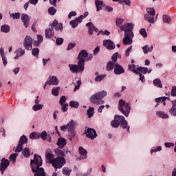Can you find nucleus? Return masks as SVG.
Segmentation results:
<instances>
[{"label": "nucleus", "mask_w": 176, "mask_h": 176, "mask_svg": "<svg viewBox=\"0 0 176 176\" xmlns=\"http://www.w3.org/2000/svg\"><path fill=\"white\" fill-rule=\"evenodd\" d=\"M34 173V176H46V175L45 174V170L43 169H40Z\"/></svg>", "instance_id": "nucleus-45"}, {"label": "nucleus", "mask_w": 176, "mask_h": 176, "mask_svg": "<svg viewBox=\"0 0 176 176\" xmlns=\"http://www.w3.org/2000/svg\"><path fill=\"white\" fill-rule=\"evenodd\" d=\"M27 142H28V139L27 138V136L25 135H22L20 138L19 144L15 149V153H20V152H21V151H23V145H24V144H27Z\"/></svg>", "instance_id": "nucleus-7"}, {"label": "nucleus", "mask_w": 176, "mask_h": 176, "mask_svg": "<svg viewBox=\"0 0 176 176\" xmlns=\"http://www.w3.org/2000/svg\"><path fill=\"white\" fill-rule=\"evenodd\" d=\"M124 73V69L119 65V63H116L115 64V67H114V74L115 75H120L121 74Z\"/></svg>", "instance_id": "nucleus-19"}, {"label": "nucleus", "mask_w": 176, "mask_h": 176, "mask_svg": "<svg viewBox=\"0 0 176 176\" xmlns=\"http://www.w3.org/2000/svg\"><path fill=\"white\" fill-rule=\"evenodd\" d=\"M118 64V63H115V62H112V61H109L107 64V71H112V69H113V68H115V65Z\"/></svg>", "instance_id": "nucleus-30"}, {"label": "nucleus", "mask_w": 176, "mask_h": 176, "mask_svg": "<svg viewBox=\"0 0 176 176\" xmlns=\"http://www.w3.org/2000/svg\"><path fill=\"white\" fill-rule=\"evenodd\" d=\"M19 156L18 153H12L10 155V160L12 163H16V159H17V157Z\"/></svg>", "instance_id": "nucleus-43"}, {"label": "nucleus", "mask_w": 176, "mask_h": 176, "mask_svg": "<svg viewBox=\"0 0 176 176\" xmlns=\"http://www.w3.org/2000/svg\"><path fill=\"white\" fill-rule=\"evenodd\" d=\"M43 107H44L43 104H41L38 103V104H34L32 106V109L34 111H41V109H43Z\"/></svg>", "instance_id": "nucleus-38"}, {"label": "nucleus", "mask_w": 176, "mask_h": 176, "mask_svg": "<svg viewBox=\"0 0 176 176\" xmlns=\"http://www.w3.org/2000/svg\"><path fill=\"white\" fill-rule=\"evenodd\" d=\"M46 159L50 163V164H52L53 160H54V155H53L52 153H46Z\"/></svg>", "instance_id": "nucleus-34"}, {"label": "nucleus", "mask_w": 176, "mask_h": 176, "mask_svg": "<svg viewBox=\"0 0 176 176\" xmlns=\"http://www.w3.org/2000/svg\"><path fill=\"white\" fill-rule=\"evenodd\" d=\"M69 68L73 74H78L85 71V65L78 62V65H69Z\"/></svg>", "instance_id": "nucleus-5"}, {"label": "nucleus", "mask_w": 176, "mask_h": 176, "mask_svg": "<svg viewBox=\"0 0 176 176\" xmlns=\"http://www.w3.org/2000/svg\"><path fill=\"white\" fill-rule=\"evenodd\" d=\"M140 35H142V36H143V38H146L148 36V34L146 33V30H145V29H141L140 30Z\"/></svg>", "instance_id": "nucleus-55"}, {"label": "nucleus", "mask_w": 176, "mask_h": 176, "mask_svg": "<svg viewBox=\"0 0 176 176\" xmlns=\"http://www.w3.org/2000/svg\"><path fill=\"white\" fill-rule=\"evenodd\" d=\"M118 56H119L118 52H116L115 54H113L111 57V60L113 63H116V61H118Z\"/></svg>", "instance_id": "nucleus-54"}, {"label": "nucleus", "mask_w": 176, "mask_h": 176, "mask_svg": "<svg viewBox=\"0 0 176 176\" xmlns=\"http://www.w3.org/2000/svg\"><path fill=\"white\" fill-rule=\"evenodd\" d=\"M103 46L109 49V50H113L116 47L115 43L111 40H104Z\"/></svg>", "instance_id": "nucleus-16"}, {"label": "nucleus", "mask_w": 176, "mask_h": 176, "mask_svg": "<svg viewBox=\"0 0 176 176\" xmlns=\"http://www.w3.org/2000/svg\"><path fill=\"white\" fill-rule=\"evenodd\" d=\"M52 28L56 30V31H63V23H58L57 20H54L51 24Z\"/></svg>", "instance_id": "nucleus-20"}, {"label": "nucleus", "mask_w": 176, "mask_h": 176, "mask_svg": "<svg viewBox=\"0 0 176 176\" xmlns=\"http://www.w3.org/2000/svg\"><path fill=\"white\" fill-rule=\"evenodd\" d=\"M57 145L59 148H64L65 145H67V140L64 139L63 138H60L58 140Z\"/></svg>", "instance_id": "nucleus-25"}, {"label": "nucleus", "mask_w": 176, "mask_h": 176, "mask_svg": "<svg viewBox=\"0 0 176 176\" xmlns=\"http://www.w3.org/2000/svg\"><path fill=\"white\" fill-rule=\"evenodd\" d=\"M55 154L56 155V156H59L60 157H65V154L64 153L63 150L60 148L55 149Z\"/></svg>", "instance_id": "nucleus-39"}, {"label": "nucleus", "mask_w": 176, "mask_h": 176, "mask_svg": "<svg viewBox=\"0 0 176 176\" xmlns=\"http://www.w3.org/2000/svg\"><path fill=\"white\" fill-rule=\"evenodd\" d=\"M142 50L144 54H148V53H151L153 50V45H144L142 47Z\"/></svg>", "instance_id": "nucleus-26"}, {"label": "nucleus", "mask_w": 176, "mask_h": 176, "mask_svg": "<svg viewBox=\"0 0 176 176\" xmlns=\"http://www.w3.org/2000/svg\"><path fill=\"white\" fill-rule=\"evenodd\" d=\"M169 113H170V115H172V116H176V109L171 107L169 109Z\"/></svg>", "instance_id": "nucleus-63"}, {"label": "nucleus", "mask_w": 176, "mask_h": 176, "mask_svg": "<svg viewBox=\"0 0 176 176\" xmlns=\"http://www.w3.org/2000/svg\"><path fill=\"white\" fill-rule=\"evenodd\" d=\"M22 151V155L24 156V157H30V155H31V153L30 152V148H25Z\"/></svg>", "instance_id": "nucleus-37"}, {"label": "nucleus", "mask_w": 176, "mask_h": 176, "mask_svg": "<svg viewBox=\"0 0 176 176\" xmlns=\"http://www.w3.org/2000/svg\"><path fill=\"white\" fill-rule=\"evenodd\" d=\"M127 120L123 116L116 115L114 120L111 122V126L114 129H118L119 126H121L122 129H126V131H130V126H127Z\"/></svg>", "instance_id": "nucleus-1"}, {"label": "nucleus", "mask_w": 176, "mask_h": 176, "mask_svg": "<svg viewBox=\"0 0 176 176\" xmlns=\"http://www.w3.org/2000/svg\"><path fill=\"white\" fill-rule=\"evenodd\" d=\"M172 97H176V86H173L171 89Z\"/></svg>", "instance_id": "nucleus-64"}, {"label": "nucleus", "mask_w": 176, "mask_h": 176, "mask_svg": "<svg viewBox=\"0 0 176 176\" xmlns=\"http://www.w3.org/2000/svg\"><path fill=\"white\" fill-rule=\"evenodd\" d=\"M14 54H16L14 59L19 60V58L21 57V56H24L25 54V50H23L21 47H19L16 49L14 52Z\"/></svg>", "instance_id": "nucleus-21"}, {"label": "nucleus", "mask_w": 176, "mask_h": 176, "mask_svg": "<svg viewBox=\"0 0 176 176\" xmlns=\"http://www.w3.org/2000/svg\"><path fill=\"white\" fill-rule=\"evenodd\" d=\"M59 91L60 87H54L52 88V94L53 96H55V97H57V96H58Z\"/></svg>", "instance_id": "nucleus-42"}, {"label": "nucleus", "mask_w": 176, "mask_h": 176, "mask_svg": "<svg viewBox=\"0 0 176 176\" xmlns=\"http://www.w3.org/2000/svg\"><path fill=\"white\" fill-rule=\"evenodd\" d=\"M129 69L131 72H133L134 74H136V75H138V67L135 66V65H129Z\"/></svg>", "instance_id": "nucleus-32"}, {"label": "nucleus", "mask_w": 176, "mask_h": 176, "mask_svg": "<svg viewBox=\"0 0 176 176\" xmlns=\"http://www.w3.org/2000/svg\"><path fill=\"white\" fill-rule=\"evenodd\" d=\"M53 35H54V30L53 28H51L45 30V38L50 39Z\"/></svg>", "instance_id": "nucleus-24"}, {"label": "nucleus", "mask_w": 176, "mask_h": 176, "mask_svg": "<svg viewBox=\"0 0 176 176\" xmlns=\"http://www.w3.org/2000/svg\"><path fill=\"white\" fill-rule=\"evenodd\" d=\"M118 109L120 112H122V113H123V115H124V116L127 118L130 113L131 107L129 103L121 99L119 101Z\"/></svg>", "instance_id": "nucleus-3"}, {"label": "nucleus", "mask_w": 176, "mask_h": 176, "mask_svg": "<svg viewBox=\"0 0 176 176\" xmlns=\"http://www.w3.org/2000/svg\"><path fill=\"white\" fill-rule=\"evenodd\" d=\"M78 152L80 155L78 160H85V159H87V151H86V149L83 147H79Z\"/></svg>", "instance_id": "nucleus-15"}, {"label": "nucleus", "mask_w": 176, "mask_h": 176, "mask_svg": "<svg viewBox=\"0 0 176 176\" xmlns=\"http://www.w3.org/2000/svg\"><path fill=\"white\" fill-rule=\"evenodd\" d=\"M105 76H107L104 75V74L100 75V76H98L96 77L95 80L96 82H101V80H102L104 79V78H105Z\"/></svg>", "instance_id": "nucleus-58"}, {"label": "nucleus", "mask_w": 176, "mask_h": 176, "mask_svg": "<svg viewBox=\"0 0 176 176\" xmlns=\"http://www.w3.org/2000/svg\"><path fill=\"white\" fill-rule=\"evenodd\" d=\"M63 43H64V39L63 38H56V43L58 46H60V45H63Z\"/></svg>", "instance_id": "nucleus-62"}, {"label": "nucleus", "mask_w": 176, "mask_h": 176, "mask_svg": "<svg viewBox=\"0 0 176 176\" xmlns=\"http://www.w3.org/2000/svg\"><path fill=\"white\" fill-rule=\"evenodd\" d=\"M67 128V131L71 136L70 140H72V138L75 137V126H76V122L74 121V120H71L70 122L66 124Z\"/></svg>", "instance_id": "nucleus-6"}, {"label": "nucleus", "mask_w": 176, "mask_h": 176, "mask_svg": "<svg viewBox=\"0 0 176 176\" xmlns=\"http://www.w3.org/2000/svg\"><path fill=\"white\" fill-rule=\"evenodd\" d=\"M30 164L32 166V170L33 173H36V170L43 169L40 168L42 166V157L40 155H34V160H31Z\"/></svg>", "instance_id": "nucleus-2"}, {"label": "nucleus", "mask_w": 176, "mask_h": 176, "mask_svg": "<svg viewBox=\"0 0 176 176\" xmlns=\"http://www.w3.org/2000/svg\"><path fill=\"white\" fill-rule=\"evenodd\" d=\"M144 20L148 21V23H150V24H155V22L156 21V19H155V15L149 14L144 15Z\"/></svg>", "instance_id": "nucleus-23"}, {"label": "nucleus", "mask_w": 176, "mask_h": 176, "mask_svg": "<svg viewBox=\"0 0 176 176\" xmlns=\"http://www.w3.org/2000/svg\"><path fill=\"white\" fill-rule=\"evenodd\" d=\"M133 38H134V36H131V35L124 33V37L122 40L123 45H131V43H133Z\"/></svg>", "instance_id": "nucleus-14"}, {"label": "nucleus", "mask_w": 176, "mask_h": 176, "mask_svg": "<svg viewBox=\"0 0 176 176\" xmlns=\"http://www.w3.org/2000/svg\"><path fill=\"white\" fill-rule=\"evenodd\" d=\"M63 174H64V175L68 176L71 174V170L68 168H66V167L63 168Z\"/></svg>", "instance_id": "nucleus-52"}, {"label": "nucleus", "mask_w": 176, "mask_h": 176, "mask_svg": "<svg viewBox=\"0 0 176 176\" xmlns=\"http://www.w3.org/2000/svg\"><path fill=\"white\" fill-rule=\"evenodd\" d=\"M69 24L72 27V28H76V27L78 26V22L76 20L71 21Z\"/></svg>", "instance_id": "nucleus-61"}, {"label": "nucleus", "mask_w": 176, "mask_h": 176, "mask_svg": "<svg viewBox=\"0 0 176 176\" xmlns=\"http://www.w3.org/2000/svg\"><path fill=\"white\" fill-rule=\"evenodd\" d=\"M153 85L155 87H159L160 89H163V85L162 84V80L160 78H155L153 80Z\"/></svg>", "instance_id": "nucleus-29"}, {"label": "nucleus", "mask_w": 176, "mask_h": 176, "mask_svg": "<svg viewBox=\"0 0 176 176\" xmlns=\"http://www.w3.org/2000/svg\"><path fill=\"white\" fill-rule=\"evenodd\" d=\"M66 163L65 158L57 156V157L53 160L52 164L54 168H62Z\"/></svg>", "instance_id": "nucleus-4"}, {"label": "nucleus", "mask_w": 176, "mask_h": 176, "mask_svg": "<svg viewBox=\"0 0 176 176\" xmlns=\"http://www.w3.org/2000/svg\"><path fill=\"white\" fill-rule=\"evenodd\" d=\"M10 17H12L13 20H18L20 19V14L19 12L10 13Z\"/></svg>", "instance_id": "nucleus-46"}, {"label": "nucleus", "mask_w": 176, "mask_h": 176, "mask_svg": "<svg viewBox=\"0 0 176 176\" xmlns=\"http://www.w3.org/2000/svg\"><path fill=\"white\" fill-rule=\"evenodd\" d=\"M69 107H71V108H78V107H79V103L78 102L72 100L69 102Z\"/></svg>", "instance_id": "nucleus-47"}, {"label": "nucleus", "mask_w": 176, "mask_h": 176, "mask_svg": "<svg viewBox=\"0 0 176 176\" xmlns=\"http://www.w3.org/2000/svg\"><path fill=\"white\" fill-rule=\"evenodd\" d=\"M87 115L89 118H91L94 115V107H89L87 110Z\"/></svg>", "instance_id": "nucleus-48"}, {"label": "nucleus", "mask_w": 176, "mask_h": 176, "mask_svg": "<svg viewBox=\"0 0 176 176\" xmlns=\"http://www.w3.org/2000/svg\"><path fill=\"white\" fill-rule=\"evenodd\" d=\"M162 20L164 23H166L167 24H170V23H171V19L168 15H163Z\"/></svg>", "instance_id": "nucleus-44"}, {"label": "nucleus", "mask_w": 176, "mask_h": 176, "mask_svg": "<svg viewBox=\"0 0 176 176\" xmlns=\"http://www.w3.org/2000/svg\"><path fill=\"white\" fill-rule=\"evenodd\" d=\"M147 13L146 14H148L150 16H155L156 15V10L153 8H146Z\"/></svg>", "instance_id": "nucleus-35"}, {"label": "nucleus", "mask_w": 176, "mask_h": 176, "mask_svg": "<svg viewBox=\"0 0 176 176\" xmlns=\"http://www.w3.org/2000/svg\"><path fill=\"white\" fill-rule=\"evenodd\" d=\"M10 164V162L6 160V158H2L1 162L0 164V171L1 172V174H3L5 170L9 167V165Z\"/></svg>", "instance_id": "nucleus-13"}, {"label": "nucleus", "mask_w": 176, "mask_h": 176, "mask_svg": "<svg viewBox=\"0 0 176 176\" xmlns=\"http://www.w3.org/2000/svg\"><path fill=\"white\" fill-rule=\"evenodd\" d=\"M85 134L86 136L91 140H94V138H97V132H96V130H94V129L87 128V130H85Z\"/></svg>", "instance_id": "nucleus-12"}, {"label": "nucleus", "mask_w": 176, "mask_h": 176, "mask_svg": "<svg viewBox=\"0 0 176 176\" xmlns=\"http://www.w3.org/2000/svg\"><path fill=\"white\" fill-rule=\"evenodd\" d=\"M89 56V53H87V51L85 50H82L79 52V54L77 57V59L78 60V63L80 64H82V65H85V63H86V59L87 58V56Z\"/></svg>", "instance_id": "nucleus-9"}, {"label": "nucleus", "mask_w": 176, "mask_h": 176, "mask_svg": "<svg viewBox=\"0 0 176 176\" xmlns=\"http://www.w3.org/2000/svg\"><path fill=\"white\" fill-rule=\"evenodd\" d=\"M58 78L56 76H50L47 80L48 85H52V86H57L58 85Z\"/></svg>", "instance_id": "nucleus-17"}, {"label": "nucleus", "mask_w": 176, "mask_h": 176, "mask_svg": "<svg viewBox=\"0 0 176 176\" xmlns=\"http://www.w3.org/2000/svg\"><path fill=\"white\" fill-rule=\"evenodd\" d=\"M32 54L34 56V57H36V56H38L39 54V48H34L32 50Z\"/></svg>", "instance_id": "nucleus-56"}, {"label": "nucleus", "mask_w": 176, "mask_h": 176, "mask_svg": "<svg viewBox=\"0 0 176 176\" xmlns=\"http://www.w3.org/2000/svg\"><path fill=\"white\" fill-rule=\"evenodd\" d=\"M96 96H98V97L100 99L102 100V98H104V97H107V96H108V92H107V91L105 90H102L98 92H96Z\"/></svg>", "instance_id": "nucleus-27"}, {"label": "nucleus", "mask_w": 176, "mask_h": 176, "mask_svg": "<svg viewBox=\"0 0 176 176\" xmlns=\"http://www.w3.org/2000/svg\"><path fill=\"white\" fill-rule=\"evenodd\" d=\"M21 19L23 23V25L25 28H28L30 25V16L27 14H22L21 16Z\"/></svg>", "instance_id": "nucleus-18"}, {"label": "nucleus", "mask_w": 176, "mask_h": 176, "mask_svg": "<svg viewBox=\"0 0 176 176\" xmlns=\"http://www.w3.org/2000/svg\"><path fill=\"white\" fill-rule=\"evenodd\" d=\"M42 42H43V36H42V35L41 34H38L37 41H34V46H38L39 45H41V43H42Z\"/></svg>", "instance_id": "nucleus-33"}, {"label": "nucleus", "mask_w": 176, "mask_h": 176, "mask_svg": "<svg viewBox=\"0 0 176 176\" xmlns=\"http://www.w3.org/2000/svg\"><path fill=\"white\" fill-rule=\"evenodd\" d=\"M121 31H124V34H128L131 36H134V33L133 32V23H125L120 27Z\"/></svg>", "instance_id": "nucleus-8"}, {"label": "nucleus", "mask_w": 176, "mask_h": 176, "mask_svg": "<svg viewBox=\"0 0 176 176\" xmlns=\"http://www.w3.org/2000/svg\"><path fill=\"white\" fill-rule=\"evenodd\" d=\"M1 32L7 34L9 32V31H10V27L8 25H3L1 28Z\"/></svg>", "instance_id": "nucleus-40"}, {"label": "nucleus", "mask_w": 176, "mask_h": 176, "mask_svg": "<svg viewBox=\"0 0 176 176\" xmlns=\"http://www.w3.org/2000/svg\"><path fill=\"white\" fill-rule=\"evenodd\" d=\"M123 21H124V20H123V19L117 18L116 20V24L118 27H120V25H122V24H123Z\"/></svg>", "instance_id": "nucleus-50"}, {"label": "nucleus", "mask_w": 176, "mask_h": 176, "mask_svg": "<svg viewBox=\"0 0 176 176\" xmlns=\"http://www.w3.org/2000/svg\"><path fill=\"white\" fill-rule=\"evenodd\" d=\"M124 3L126 6H131V0H120V3Z\"/></svg>", "instance_id": "nucleus-51"}, {"label": "nucleus", "mask_w": 176, "mask_h": 176, "mask_svg": "<svg viewBox=\"0 0 176 176\" xmlns=\"http://www.w3.org/2000/svg\"><path fill=\"white\" fill-rule=\"evenodd\" d=\"M41 138V133L38 132H33L30 135V140H39Z\"/></svg>", "instance_id": "nucleus-31"}, {"label": "nucleus", "mask_w": 176, "mask_h": 176, "mask_svg": "<svg viewBox=\"0 0 176 176\" xmlns=\"http://www.w3.org/2000/svg\"><path fill=\"white\" fill-rule=\"evenodd\" d=\"M167 100V97H160L155 99V102H157V104L155 105V108L159 105L160 102H164Z\"/></svg>", "instance_id": "nucleus-41"}, {"label": "nucleus", "mask_w": 176, "mask_h": 176, "mask_svg": "<svg viewBox=\"0 0 176 176\" xmlns=\"http://www.w3.org/2000/svg\"><path fill=\"white\" fill-rule=\"evenodd\" d=\"M156 115L158 118H161L162 119H168L169 118L168 114L166 113L164 111H157Z\"/></svg>", "instance_id": "nucleus-28"}, {"label": "nucleus", "mask_w": 176, "mask_h": 176, "mask_svg": "<svg viewBox=\"0 0 176 176\" xmlns=\"http://www.w3.org/2000/svg\"><path fill=\"white\" fill-rule=\"evenodd\" d=\"M40 137L42 138V140L46 141V138H47V133L43 131L41 133H40Z\"/></svg>", "instance_id": "nucleus-57"}, {"label": "nucleus", "mask_w": 176, "mask_h": 176, "mask_svg": "<svg viewBox=\"0 0 176 176\" xmlns=\"http://www.w3.org/2000/svg\"><path fill=\"white\" fill-rule=\"evenodd\" d=\"M89 101L92 104H95V105H101L105 102L104 100H100V98L98 96L97 94H93L90 98H89Z\"/></svg>", "instance_id": "nucleus-11"}, {"label": "nucleus", "mask_w": 176, "mask_h": 176, "mask_svg": "<svg viewBox=\"0 0 176 176\" xmlns=\"http://www.w3.org/2000/svg\"><path fill=\"white\" fill-rule=\"evenodd\" d=\"M138 74H148V67H138Z\"/></svg>", "instance_id": "nucleus-36"}, {"label": "nucleus", "mask_w": 176, "mask_h": 176, "mask_svg": "<svg viewBox=\"0 0 176 176\" xmlns=\"http://www.w3.org/2000/svg\"><path fill=\"white\" fill-rule=\"evenodd\" d=\"M32 43H34V40L30 36H26L23 40V46L26 50H32Z\"/></svg>", "instance_id": "nucleus-10"}, {"label": "nucleus", "mask_w": 176, "mask_h": 176, "mask_svg": "<svg viewBox=\"0 0 176 176\" xmlns=\"http://www.w3.org/2000/svg\"><path fill=\"white\" fill-rule=\"evenodd\" d=\"M95 5L96 7V12H100V10H102V8H104V1L101 0H95Z\"/></svg>", "instance_id": "nucleus-22"}, {"label": "nucleus", "mask_w": 176, "mask_h": 176, "mask_svg": "<svg viewBox=\"0 0 176 176\" xmlns=\"http://www.w3.org/2000/svg\"><path fill=\"white\" fill-rule=\"evenodd\" d=\"M160 151H162V146H158L155 147L154 149H151L150 152L152 155L153 152H160Z\"/></svg>", "instance_id": "nucleus-59"}, {"label": "nucleus", "mask_w": 176, "mask_h": 176, "mask_svg": "<svg viewBox=\"0 0 176 176\" xmlns=\"http://www.w3.org/2000/svg\"><path fill=\"white\" fill-rule=\"evenodd\" d=\"M66 101H67V98L65 96L60 97V100H59L60 105H63V104H65Z\"/></svg>", "instance_id": "nucleus-60"}, {"label": "nucleus", "mask_w": 176, "mask_h": 176, "mask_svg": "<svg viewBox=\"0 0 176 176\" xmlns=\"http://www.w3.org/2000/svg\"><path fill=\"white\" fill-rule=\"evenodd\" d=\"M56 12H57V10H56V8H54V7H50L48 9V12L50 14H51V16H54V14H56Z\"/></svg>", "instance_id": "nucleus-49"}, {"label": "nucleus", "mask_w": 176, "mask_h": 176, "mask_svg": "<svg viewBox=\"0 0 176 176\" xmlns=\"http://www.w3.org/2000/svg\"><path fill=\"white\" fill-rule=\"evenodd\" d=\"M60 105L62 107L60 109L62 112H67V111H68V103H65Z\"/></svg>", "instance_id": "nucleus-53"}]
</instances>
